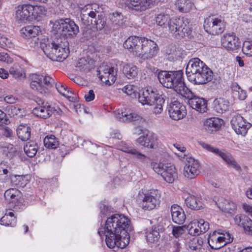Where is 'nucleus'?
<instances>
[{"mask_svg": "<svg viewBox=\"0 0 252 252\" xmlns=\"http://www.w3.org/2000/svg\"><path fill=\"white\" fill-rule=\"evenodd\" d=\"M203 148L220 157L228 165L236 170H240L241 167L235 161L232 155L225 149H219L204 142L200 143Z\"/></svg>", "mask_w": 252, "mask_h": 252, "instance_id": "10", "label": "nucleus"}, {"mask_svg": "<svg viewBox=\"0 0 252 252\" xmlns=\"http://www.w3.org/2000/svg\"><path fill=\"white\" fill-rule=\"evenodd\" d=\"M123 71L127 78L131 79L137 75L138 68L132 64H126L124 66Z\"/></svg>", "mask_w": 252, "mask_h": 252, "instance_id": "44", "label": "nucleus"}, {"mask_svg": "<svg viewBox=\"0 0 252 252\" xmlns=\"http://www.w3.org/2000/svg\"><path fill=\"white\" fill-rule=\"evenodd\" d=\"M34 11L39 16L46 15L47 12V9L44 5H35L33 6Z\"/></svg>", "mask_w": 252, "mask_h": 252, "instance_id": "58", "label": "nucleus"}, {"mask_svg": "<svg viewBox=\"0 0 252 252\" xmlns=\"http://www.w3.org/2000/svg\"><path fill=\"white\" fill-rule=\"evenodd\" d=\"M94 10L95 11L92 10L88 14V15L91 19L90 23L88 21L87 24L94 25L95 26L97 30H101L106 25V18L102 14H98L97 19H96V14L98 13L99 12L98 11H96L95 8H94Z\"/></svg>", "mask_w": 252, "mask_h": 252, "instance_id": "24", "label": "nucleus"}, {"mask_svg": "<svg viewBox=\"0 0 252 252\" xmlns=\"http://www.w3.org/2000/svg\"><path fill=\"white\" fill-rule=\"evenodd\" d=\"M11 183L17 187L24 188L29 182L27 176L10 175Z\"/></svg>", "mask_w": 252, "mask_h": 252, "instance_id": "38", "label": "nucleus"}, {"mask_svg": "<svg viewBox=\"0 0 252 252\" xmlns=\"http://www.w3.org/2000/svg\"><path fill=\"white\" fill-rule=\"evenodd\" d=\"M0 61L7 63L12 62V59L8 55L5 53H0Z\"/></svg>", "mask_w": 252, "mask_h": 252, "instance_id": "63", "label": "nucleus"}, {"mask_svg": "<svg viewBox=\"0 0 252 252\" xmlns=\"http://www.w3.org/2000/svg\"><path fill=\"white\" fill-rule=\"evenodd\" d=\"M67 40L60 37L52 42L41 43L40 47L44 54L51 60L62 62L66 58L69 52Z\"/></svg>", "mask_w": 252, "mask_h": 252, "instance_id": "2", "label": "nucleus"}, {"mask_svg": "<svg viewBox=\"0 0 252 252\" xmlns=\"http://www.w3.org/2000/svg\"><path fill=\"white\" fill-rule=\"evenodd\" d=\"M116 118L122 122H131L138 120L140 117L129 109H124L121 110V113H118Z\"/></svg>", "mask_w": 252, "mask_h": 252, "instance_id": "31", "label": "nucleus"}, {"mask_svg": "<svg viewBox=\"0 0 252 252\" xmlns=\"http://www.w3.org/2000/svg\"><path fill=\"white\" fill-rule=\"evenodd\" d=\"M33 6L32 5H20L16 8V17L17 20L21 21L30 20L31 16L33 15Z\"/></svg>", "mask_w": 252, "mask_h": 252, "instance_id": "23", "label": "nucleus"}, {"mask_svg": "<svg viewBox=\"0 0 252 252\" xmlns=\"http://www.w3.org/2000/svg\"><path fill=\"white\" fill-rule=\"evenodd\" d=\"M54 28L62 35L71 37L75 36L79 32L78 25L70 18L60 19L56 21Z\"/></svg>", "mask_w": 252, "mask_h": 252, "instance_id": "6", "label": "nucleus"}, {"mask_svg": "<svg viewBox=\"0 0 252 252\" xmlns=\"http://www.w3.org/2000/svg\"><path fill=\"white\" fill-rule=\"evenodd\" d=\"M9 115L17 118H23L26 115V112L24 108L18 106L11 105L8 108Z\"/></svg>", "mask_w": 252, "mask_h": 252, "instance_id": "46", "label": "nucleus"}, {"mask_svg": "<svg viewBox=\"0 0 252 252\" xmlns=\"http://www.w3.org/2000/svg\"><path fill=\"white\" fill-rule=\"evenodd\" d=\"M133 158H136L144 165L148 164L150 162V159L144 154H142L136 149L133 148L130 154Z\"/></svg>", "mask_w": 252, "mask_h": 252, "instance_id": "48", "label": "nucleus"}, {"mask_svg": "<svg viewBox=\"0 0 252 252\" xmlns=\"http://www.w3.org/2000/svg\"><path fill=\"white\" fill-rule=\"evenodd\" d=\"M183 158L186 161L184 168L183 175L189 179H192L200 173V164L197 160L184 155Z\"/></svg>", "mask_w": 252, "mask_h": 252, "instance_id": "15", "label": "nucleus"}, {"mask_svg": "<svg viewBox=\"0 0 252 252\" xmlns=\"http://www.w3.org/2000/svg\"><path fill=\"white\" fill-rule=\"evenodd\" d=\"M125 4L129 10L142 11L147 9L149 2L147 0H126Z\"/></svg>", "mask_w": 252, "mask_h": 252, "instance_id": "30", "label": "nucleus"}, {"mask_svg": "<svg viewBox=\"0 0 252 252\" xmlns=\"http://www.w3.org/2000/svg\"><path fill=\"white\" fill-rule=\"evenodd\" d=\"M168 113L172 119L179 120L186 116V108L185 106L178 101H171L168 107Z\"/></svg>", "mask_w": 252, "mask_h": 252, "instance_id": "19", "label": "nucleus"}, {"mask_svg": "<svg viewBox=\"0 0 252 252\" xmlns=\"http://www.w3.org/2000/svg\"><path fill=\"white\" fill-rule=\"evenodd\" d=\"M17 98L13 95H7L4 97V101L7 103L14 104L17 101Z\"/></svg>", "mask_w": 252, "mask_h": 252, "instance_id": "62", "label": "nucleus"}, {"mask_svg": "<svg viewBox=\"0 0 252 252\" xmlns=\"http://www.w3.org/2000/svg\"><path fill=\"white\" fill-rule=\"evenodd\" d=\"M187 206L191 210H198L202 208L201 199L194 195H189L185 200Z\"/></svg>", "mask_w": 252, "mask_h": 252, "instance_id": "36", "label": "nucleus"}, {"mask_svg": "<svg viewBox=\"0 0 252 252\" xmlns=\"http://www.w3.org/2000/svg\"><path fill=\"white\" fill-rule=\"evenodd\" d=\"M16 218L12 212H8L0 219V223L5 226L14 227L16 224Z\"/></svg>", "mask_w": 252, "mask_h": 252, "instance_id": "41", "label": "nucleus"}, {"mask_svg": "<svg viewBox=\"0 0 252 252\" xmlns=\"http://www.w3.org/2000/svg\"><path fill=\"white\" fill-rule=\"evenodd\" d=\"M160 194L158 189H151L144 194L141 202V207L145 210H152L160 204Z\"/></svg>", "mask_w": 252, "mask_h": 252, "instance_id": "13", "label": "nucleus"}, {"mask_svg": "<svg viewBox=\"0 0 252 252\" xmlns=\"http://www.w3.org/2000/svg\"><path fill=\"white\" fill-rule=\"evenodd\" d=\"M162 230L163 229L161 226H152L151 229L146 233L147 241L151 243L158 241L160 238L159 233L162 231Z\"/></svg>", "mask_w": 252, "mask_h": 252, "instance_id": "33", "label": "nucleus"}, {"mask_svg": "<svg viewBox=\"0 0 252 252\" xmlns=\"http://www.w3.org/2000/svg\"><path fill=\"white\" fill-rule=\"evenodd\" d=\"M31 128L27 125H20L17 129V134L22 141H27L31 137Z\"/></svg>", "mask_w": 252, "mask_h": 252, "instance_id": "40", "label": "nucleus"}, {"mask_svg": "<svg viewBox=\"0 0 252 252\" xmlns=\"http://www.w3.org/2000/svg\"><path fill=\"white\" fill-rule=\"evenodd\" d=\"M171 21L169 16L167 14H159L156 18L157 24L163 28L169 27V23Z\"/></svg>", "mask_w": 252, "mask_h": 252, "instance_id": "50", "label": "nucleus"}, {"mask_svg": "<svg viewBox=\"0 0 252 252\" xmlns=\"http://www.w3.org/2000/svg\"><path fill=\"white\" fill-rule=\"evenodd\" d=\"M9 73L15 79L25 77V73L23 69L17 64H14L10 68Z\"/></svg>", "mask_w": 252, "mask_h": 252, "instance_id": "47", "label": "nucleus"}, {"mask_svg": "<svg viewBox=\"0 0 252 252\" xmlns=\"http://www.w3.org/2000/svg\"><path fill=\"white\" fill-rule=\"evenodd\" d=\"M226 27L224 19L221 17H212L205 19L204 28L210 34L216 35L222 33Z\"/></svg>", "mask_w": 252, "mask_h": 252, "instance_id": "9", "label": "nucleus"}, {"mask_svg": "<svg viewBox=\"0 0 252 252\" xmlns=\"http://www.w3.org/2000/svg\"><path fill=\"white\" fill-rule=\"evenodd\" d=\"M186 92V94H184L182 96L188 99L189 106L199 113L206 112L207 110V101L195 95L189 89Z\"/></svg>", "mask_w": 252, "mask_h": 252, "instance_id": "14", "label": "nucleus"}, {"mask_svg": "<svg viewBox=\"0 0 252 252\" xmlns=\"http://www.w3.org/2000/svg\"><path fill=\"white\" fill-rule=\"evenodd\" d=\"M213 78V73L207 65L196 72L188 79L195 84H204L211 81Z\"/></svg>", "mask_w": 252, "mask_h": 252, "instance_id": "17", "label": "nucleus"}, {"mask_svg": "<svg viewBox=\"0 0 252 252\" xmlns=\"http://www.w3.org/2000/svg\"><path fill=\"white\" fill-rule=\"evenodd\" d=\"M140 48L138 57L144 60L151 59L156 56L158 50L156 42L145 37H143Z\"/></svg>", "mask_w": 252, "mask_h": 252, "instance_id": "12", "label": "nucleus"}, {"mask_svg": "<svg viewBox=\"0 0 252 252\" xmlns=\"http://www.w3.org/2000/svg\"><path fill=\"white\" fill-rule=\"evenodd\" d=\"M192 6L193 3L190 0H179L177 2L179 10L183 12H188Z\"/></svg>", "mask_w": 252, "mask_h": 252, "instance_id": "51", "label": "nucleus"}, {"mask_svg": "<svg viewBox=\"0 0 252 252\" xmlns=\"http://www.w3.org/2000/svg\"><path fill=\"white\" fill-rule=\"evenodd\" d=\"M233 94L240 100H244L247 97L246 92L243 90L238 84L233 86Z\"/></svg>", "mask_w": 252, "mask_h": 252, "instance_id": "53", "label": "nucleus"}, {"mask_svg": "<svg viewBox=\"0 0 252 252\" xmlns=\"http://www.w3.org/2000/svg\"><path fill=\"white\" fill-rule=\"evenodd\" d=\"M55 85L56 89L60 94L66 97H69L68 95L69 92L64 86L61 83H56Z\"/></svg>", "mask_w": 252, "mask_h": 252, "instance_id": "56", "label": "nucleus"}, {"mask_svg": "<svg viewBox=\"0 0 252 252\" xmlns=\"http://www.w3.org/2000/svg\"><path fill=\"white\" fill-rule=\"evenodd\" d=\"M122 91L131 98H136L138 94V89L133 85H127L122 89Z\"/></svg>", "mask_w": 252, "mask_h": 252, "instance_id": "52", "label": "nucleus"}, {"mask_svg": "<svg viewBox=\"0 0 252 252\" xmlns=\"http://www.w3.org/2000/svg\"><path fill=\"white\" fill-rule=\"evenodd\" d=\"M43 85L46 88L47 92L48 88H51L55 84L54 79L49 76H43L42 80Z\"/></svg>", "mask_w": 252, "mask_h": 252, "instance_id": "57", "label": "nucleus"}, {"mask_svg": "<svg viewBox=\"0 0 252 252\" xmlns=\"http://www.w3.org/2000/svg\"><path fill=\"white\" fill-rule=\"evenodd\" d=\"M159 82L167 88L173 89L182 96L186 94L189 88L186 86L182 70L168 71H160L158 74Z\"/></svg>", "mask_w": 252, "mask_h": 252, "instance_id": "3", "label": "nucleus"}, {"mask_svg": "<svg viewBox=\"0 0 252 252\" xmlns=\"http://www.w3.org/2000/svg\"><path fill=\"white\" fill-rule=\"evenodd\" d=\"M221 44L227 50L234 51L240 47L239 38L234 33H228L223 35L221 38Z\"/></svg>", "mask_w": 252, "mask_h": 252, "instance_id": "20", "label": "nucleus"}, {"mask_svg": "<svg viewBox=\"0 0 252 252\" xmlns=\"http://www.w3.org/2000/svg\"><path fill=\"white\" fill-rule=\"evenodd\" d=\"M232 128L238 134L245 136L248 130L252 126L251 123L246 122L243 117L237 114L233 117L231 120Z\"/></svg>", "mask_w": 252, "mask_h": 252, "instance_id": "18", "label": "nucleus"}, {"mask_svg": "<svg viewBox=\"0 0 252 252\" xmlns=\"http://www.w3.org/2000/svg\"><path fill=\"white\" fill-rule=\"evenodd\" d=\"M0 123L2 124L8 125L10 123V121L6 116V114L0 110Z\"/></svg>", "mask_w": 252, "mask_h": 252, "instance_id": "61", "label": "nucleus"}, {"mask_svg": "<svg viewBox=\"0 0 252 252\" xmlns=\"http://www.w3.org/2000/svg\"><path fill=\"white\" fill-rule=\"evenodd\" d=\"M152 166L154 171L160 175L163 180L167 183H172L177 177V173L176 168L171 163H155Z\"/></svg>", "mask_w": 252, "mask_h": 252, "instance_id": "8", "label": "nucleus"}, {"mask_svg": "<svg viewBox=\"0 0 252 252\" xmlns=\"http://www.w3.org/2000/svg\"><path fill=\"white\" fill-rule=\"evenodd\" d=\"M232 240L229 233H223L220 230H218L210 234L208 243L211 249L219 250L232 242Z\"/></svg>", "mask_w": 252, "mask_h": 252, "instance_id": "7", "label": "nucleus"}, {"mask_svg": "<svg viewBox=\"0 0 252 252\" xmlns=\"http://www.w3.org/2000/svg\"><path fill=\"white\" fill-rule=\"evenodd\" d=\"M188 227H189V234L193 235H199L208 230L209 224L202 219L194 220L190 222Z\"/></svg>", "mask_w": 252, "mask_h": 252, "instance_id": "21", "label": "nucleus"}, {"mask_svg": "<svg viewBox=\"0 0 252 252\" xmlns=\"http://www.w3.org/2000/svg\"><path fill=\"white\" fill-rule=\"evenodd\" d=\"M31 87L40 94H44L47 93L46 88L43 85V76L37 74H32L31 76Z\"/></svg>", "mask_w": 252, "mask_h": 252, "instance_id": "29", "label": "nucleus"}, {"mask_svg": "<svg viewBox=\"0 0 252 252\" xmlns=\"http://www.w3.org/2000/svg\"><path fill=\"white\" fill-rule=\"evenodd\" d=\"M45 146L50 149H56L59 145V142L53 135H47L44 139Z\"/></svg>", "mask_w": 252, "mask_h": 252, "instance_id": "49", "label": "nucleus"}, {"mask_svg": "<svg viewBox=\"0 0 252 252\" xmlns=\"http://www.w3.org/2000/svg\"><path fill=\"white\" fill-rule=\"evenodd\" d=\"M11 168L7 162L2 161L0 163V177L4 176L3 180L2 182H4L6 181L9 180V175Z\"/></svg>", "mask_w": 252, "mask_h": 252, "instance_id": "45", "label": "nucleus"}, {"mask_svg": "<svg viewBox=\"0 0 252 252\" xmlns=\"http://www.w3.org/2000/svg\"><path fill=\"white\" fill-rule=\"evenodd\" d=\"M189 228L186 225L183 226H174L172 227V234L176 238H179L185 233L186 229Z\"/></svg>", "mask_w": 252, "mask_h": 252, "instance_id": "54", "label": "nucleus"}, {"mask_svg": "<svg viewBox=\"0 0 252 252\" xmlns=\"http://www.w3.org/2000/svg\"><path fill=\"white\" fill-rule=\"evenodd\" d=\"M85 99L87 101H91L94 98V94L93 90H91L89 91L87 94L85 95Z\"/></svg>", "mask_w": 252, "mask_h": 252, "instance_id": "64", "label": "nucleus"}, {"mask_svg": "<svg viewBox=\"0 0 252 252\" xmlns=\"http://www.w3.org/2000/svg\"><path fill=\"white\" fill-rule=\"evenodd\" d=\"M223 123V120L218 118H211L205 121L204 125L205 129L213 132L219 129Z\"/></svg>", "mask_w": 252, "mask_h": 252, "instance_id": "35", "label": "nucleus"}, {"mask_svg": "<svg viewBox=\"0 0 252 252\" xmlns=\"http://www.w3.org/2000/svg\"><path fill=\"white\" fill-rule=\"evenodd\" d=\"M130 224L129 220L123 215L113 214L107 217L105 226L99 228L98 234L105 235L106 244L112 249L117 246L125 248L129 243L130 237L127 230Z\"/></svg>", "mask_w": 252, "mask_h": 252, "instance_id": "1", "label": "nucleus"}, {"mask_svg": "<svg viewBox=\"0 0 252 252\" xmlns=\"http://www.w3.org/2000/svg\"><path fill=\"white\" fill-rule=\"evenodd\" d=\"M170 212L172 220L176 223L183 224L186 220V215L183 209L179 205L174 204L171 206Z\"/></svg>", "mask_w": 252, "mask_h": 252, "instance_id": "28", "label": "nucleus"}, {"mask_svg": "<svg viewBox=\"0 0 252 252\" xmlns=\"http://www.w3.org/2000/svg\"><path fill=\"white\" fill-rule=\"evenodd\" d=\"M40 31L39 27L31 25L23 28L20 30V34L23 38H30L35 37Z\"/></svg>", "mask_w": 252, "mask_h": 252, "instance_id": "34", "label": "nucleus"}, {"mask_svg": "<svg viewBox=\"0 0 252 252\" xmlns=\"http://www.w3.org/2000/svg\"><path fill=\"white\" fill-rule=\"evenodd\" d=\"M229 102L223 98H220L214 101V109L219 113H222L228 109Z\"/></svg>", "mask_w": 252, "mask_h": 252, "instance_id": "43", "label": "nucleus"}, {"mask_svg": "<svg viewBox=\"0 0 252 252\" xmlns=\"http://www.w3.org/2000/svg\"><path fill=\"white\" fill-rule=\"evenodd\" d=\"M166 98V96L164 94H157L152 88L143 91L142 94H138L139 102L142 105H153V112L155 114L161 113Z\"/></svg>", "mask_w": 252, "mask_h": 252, "instance_id": "4", "label": "nucleus"}, {"mask_svg": "<svg viewBox=\"0 0 252 252\" xmlns=\"http://www.w3.org/2000/svg\"><path fill=\"white\" fill-rule=\"evenodd\" d=\"M100 80L107 85L114 83L116 80V72L110 64L102 63L97 70Z\"/></svg>", "mask_w": 252, "mask_h": 252, "instance_id": "16", "label": "nucleus"}, {"mask_svg": "<svg viewBox=\"0 0 252 252\" xmlns=\"http://www.w3.org/2000/svg\"><path fill=\"white\" fill-rule=\"evenodd\" d=\"M243 53L249 57H252V41H246L242 48Z\"/></svg>", "mask_w": 252, "mask_h": 252, "instance_id": "55", "label": "nucleus"}, {"mask_svg": "<svg viewBox=\"0 0 252 252\" xmlns=\"http://www.w3.org/2000/svg\"><path fill=\"white\" fill-rule=\"evenodd\" d=\"M206 65L199 58H195L190 60L186 68L188 78Z\"/></svg>", "mask_w": 252, "mask_h": 252, "instance_id": "26", "label": "nucleus"}, {"mask_svg": "<svg viewBox=\"0 0 252 252\" xmlns=\"http://www.w3.org/2000/svg\"><path fill=\"white\" fill-rule=\"evenodd\" d=\"M94 60L91 58H83L79 59L75 66L77 70L86 73L94 68Z\"/></svg>", "mask_w": 252, "mask_h": 252, "instance_id": "32", "label": "nucleus"}, {"mask_svg": "<svg viewBox=\"0 0 252 252\" xmlns=\"http://www.w3.org/2000/svg\"><path fill=\"white\" fill-rule=\"evenodd\" d=\"M37 104L38 106L33 108L32 113L38 117L47 119L55 113L58 115L62 113V110L59 107H52L42 99L38 100Z\"/></svg>", "mask_w": 252, "mask_h": 252, "instance_id": "11", "label": "nucleus"}, {"mask_svg": "<svg viewBox=\"0 0 252 252\" xmlns=\"http://www.w3.org/2000/svg\"><path fill=\"white\" fill-rule=\"evenodd\" d=\"M38 149V146L37 143L33 141L28 142L24 147L25 153L30 158H32L35 156Z\"/></svg>", "mask_w": 252, "mask_h": 252, "instance_id": "42", "label": "nucleus"}, {"mask_svg": "<svg viewBox=\"0 0 252 252\" xmlns=\"http://www.w3.org/2000/svg\"><path fill=\"white\" fill-rule=\"evenodd\" d=\"M214 201L218 207L224 212L232 213L236 209V205L233 201L222 197L219 198L215 197Z\"/></svg>", "mask_w": 252, "mask_h": 252, "instance_id": "25", "label": "nucleus"}, {"mask_svg": "<svg viewBox=\"0 0 252 252\" xmlns=\"http://www.w3.org/2000/svg\"><path fill=\"white\" fill-rule=\"evenodd\" d=\"M143 37L136 36L129 37L124 43L125 48L129 50L133 54L138 57L142 45Z\"/></svg>", "mask_w": 252, "mask_h": 252, "instance_id": "22", "label": "nucleus"}, {"mask_svg": "<svg viewBox=\"0 0 252 252\" xmlns=\"http://www.w3.org/2000/svg\"><path fill=\"white\" fill-rule=\"evenodd\" d=\"M5 199L13 204L14 206H18L19 203L22 201V193L17 189H9L6 190L4 194Z\"/></svg>", "mask_w": 252, "mask_h": 252, "instance_id": "27", "label": "nucleus"}, {"mask_svg": "<svg viewBox=\"0 0 252 252\" xmlns=\"http://www.w3.org/2000/svg\"><path fill=\"white\" fill-rule=\"evenodd\" d=\"M169 32L177 39L185 37L190 38L192 31L185 22L183 18H172L169 23Z\"/></svg>", "mask_w": 252, "mask_h": 252, "instance_id": "5", "label": "nucleus"}, {"mask_svg": "<svg viewBox=\"0 0 252 252\" xmlns=\"http://www.w3.org/2000/svg\"><path fill=\"white\" fill-rule=\"evenodd\" d=\"M113 29L123 26L124 23L123 16L121 13L113 12L109 16Z\"/></svg>", "mask_w": 252, "mask_h": 252, "instance_id": "39", "label": "nucleus"}, {"mask_svg": "<svg viewBox=\"0 0 252 252\" xmlns=\"http://www.w3.org/2000/svg\"><path fill=\"white\" fill-rule=\"evenodd\" d=\"M242 226H243L244 231H250V227L252 226V220H251L248 217L245 216L243 217V222H242Z\"/></svg>", "mask_w": 252, "mask_h": 252, "instance_id": "60", "label": "nucleus"}, {"mask_svg": "<svg viewBox=\"0 0 252 252\" xmlns=\"http://www.w3.org/2000/svg\"><path fill=\"white\" fill-rule=\"evenodd\" d=\"M137 141L142 146L150 148H154L156 145V138L152 135H142L137 139Z\"/></svg>", "mask_w": 252, "mask_h": 252, "instance_id": "37", "label": "nucleus"}, {"mask_svg": "<svg viewBox=\"0 0 252 252\" xmlns=\"http://www.w3.org/2000/svg\"><path fill=\"white\" fill-rule=\"evenodd\" d=\"M100 216L101 218L106 217H109L111 215L110 213V208L109 206L102 204L100 206Z\"/></svg>", "mask_w": 252, "mask_h": 252, "instance_id": "59", "label": "nucleus"}]
</instances>
